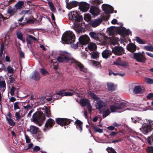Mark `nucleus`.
I'll use <instances>...</instances> for the list:
<instances>
[{
	"label": "nucleus",
	"mask_w": 153,
	"mask_h": 153,
	"mask_svg": "<svg viewBox=\"0 0 153 153\" xmlns=\"http://www.w3.org/2000/svg\"><path fill=\"white\" fill-rule=\"evenodd\" d=\"M88 94L94 100L95 106L96 109H98L99 111L102 114L103 118L108 116L110 113V111L108 108L106 109L103 110L102 108L106 106V103L101 100L100 99L94 94L89 92Z\"/></svg>",
	"instance_id": "obj_1"
},
{
	"label": "nucleus",
	"mask_w": 153,
	"mask_h": 153,
	"mask_svg": "<svg viewBox=\"0 0 153 153\" xmlns=\"http://www.w3.org/2000/svg\"><path fill=\"white\" fill-rule=\"evenodd\" d=\"M117 101L115 102L114 101L113 103H114V105H110V109L112 112H116L117 110H121V111L118 112H121L125 110L123 109L125 107H126V105L127 104V103L125 102H122L118 103H117ZM137 109L134 106L129 109L128 108H127V109H126V110H136Z\"/></svg>",
	"instance_id": "obj_2"
},
{
	"label": "nucleus",
	"mask_w": 153,
	"mask_h": 153,
	"mask_svg": "<svg viewBox=\"0 0 153 153\" xmlns=\"http://www.w3.org/2000/svg\"><path fill=\"white\" fill-rule=\"evenodd\" d=\"M75 36L73 32L71 31L65 32L62 38V43L71 44L75 41Z\"/></svg>",
	"instance_id": "obj_3"
},
{
	"label": "nucleus",
	"mask_w": 153,
	"mask_h": 153,
	"mask_svg": "<svg viewBox=\"0 0 153 153\" xmlns=\"http://www.w3.org/2000/svg\"><path fill=\"white\" fill-rule=\"evenodd\" d=\"M59 56L57 58V61L60 62H68L71 63L70 60L73 57H70V54L66 51H61L58 53Z\"/></svg>",
	"instance_id": "obj_4"
},
{
	"label": "nucleus",
	"mask_w": 153,
	"mask_h": 153,
	"mask_svg": "<svg viewBox=\"0 0 153 153\" xmlns=\"http://www.w3.org/2000/svg\"><path fill=\"white\" fill-rule=\"evenodd\" d=\"M131 57L138 62L144 63L146 60L145 56L143 55L140 52L133 53Z\"/></svg>",
	"instance_id": "obj_5"
},
{
	"label": "nucleus",
	"mask_w": 153,
	"mask_h": 153,
	"mask_svg": "<svg viewBox=\"0 0 153 153\" xmlns=\"http://www.w3.org/2000/svg\"><path fill=\"white\" fill-rule=\"evenodd\" d=\"M70 61L71 63L74 64L76 68L78 69L80 71L84 72H85L87 71V69L85 68L83 65L79 62L76 60L74 58L70 59Z\"/></svg>",
	"instance_id": "obj_6"
},
{
	"label": "nucleus",
	"mask_w": 153,
	"mask_h": 153,
	"mask_svg": "<svg viewBox=\"0 0 153 153\" xmlns=\"http://www.w3.org/2000/svg\"><path fill=\"white\" fill-rule=\"evenodd\" d=\"M33 121L36 123H41L44 119L43 113L39 112H36L32 116Z\"/></svg>",
	"instance_id": "obj_7"
},
{
	"label": "nucleus",
	"mask_w": 153,
	"mask_h": 153,
	"mask_svg": "<svg viewBox=\"0 0 153 153\" xmlns=\"http://www.w3.org/2000/svg\"><path fill=\"white\" fill-rule=\"evenodd\" d=\"M149 124L145 123L144 125H143V127L140 129L141 131H142L144 134H147L152 129V123H153V121L149 120Z\"/></svg>",
	"instance_id": "obj_8"
},
{
	"label": "nucleus",
	"mask_w": 153,
	"mask_h": 153,
	"mask_svg": "<svg viewBox=\"0 0 153 153\" xmlns=\"http://www.w3.org/2000/svg\"><path fill=\"white\" fill-rule=\"evenodd\" d=\"M68 16L69 19L74 23L75 22L79 21L81 20V17L76 11L71 12L69 13Z\"/></svg>",
	"instance_id": "obj_9"
},
{
	"label": "nucleus",
	"mask_w": 153,
	"mask_h": 153,
	"mask_svg": "<svg viewBox=\"0 0 153 153\" xmlns=\"http://www.w3.org/2000/svg\"><path fill=\"white\" fill-rule=\"evenodd\" d=\"M54 120L51 119H49L46 122L45 127L43 128V131L45 132L51 128L55 124Z\"/></svg>",
	"instance_id": "obj_10"
},
{
	"label": "nucleus",
	"mask_w": 153,
	"mask_h": 153,
	"mask_svg": "<svg viewBox=\"0 0 153 153\" xmlns=\"http://www.w3.org/2000/svg\"><path fill=\"white\" fill-rule=\"evenodd\" d=\"M74 94V91L73 90H70V91L65 92L64 91H61L59 92L58 93L55 94V95H56V99H58L59 98V97H59V96H71ZM54 99H56L54 97Z\"/></svg>",
	"instance_id": "obj_11"
},
{
	"label": "nucleus",
	"mask_w": 153,
	"mask_h": 153,
	"mask_svg": "<svg viewBox=\"0 0 153 153\" xmlns=\"http://www.w3.org/2000/svg\"><path fill=\"white\" fill-rule=\"evenodd\" d=\"M56 121L58 124L63 126L70 123L71 120L66 118H58L56 119Z\"/></svg>",
	"instance_id": "obj_12"
},
{
	"label": "nucleus",
	"mask_w": 153,
	"mask_h": 153,
	"mask_svg": "<svg viewBox=\"0 0 153 153\" xmlns=\"http://www.w3.org/2000/svg\"><path fill=\"white\" fill-rule=\"evenodd\" d=\"M112 51L116 55H121L124 53V50L121 47L115 46L112 49Z\"/></svg>",
	"instance_id": "obj_13"
},
{
	"label": "nucleus",
	"mask_w": 153,
	"mask_h": 153,
	"mask_svg": "<svg viewBox=\"0 0 153 153\" xmlns=\"http://www.w3.org/2000/svg\"><path fill=\"white\" fill-rule=\"evenodd\" d=\"M103 10L106 13H112L113 8L111 6L106 4H104L102 5Z\"/></svg>",
	"instance_id": "obj_14"
},
{
	"label": "nucleus",
	"mask_w": 153,
	"mask_h": 153,
	"mask_svg": "<svg viewBox=\"0 0 153 153\" xmlns=\"http://www.w3.org/2000/svg\"><path fill=\"white\" fill-rule=\"evenodd\" d=\"M20 111V110H19L18 111L16 112L15 113V115L16 117L15 121L16 123L18 125L22 124L23 123V119L19 114Z\"/></svg>",
	"instance_id": "obj_15"
},
{
	"label": "nucleus",
	"mask_w": 153,
	"mask_h": 153,
	"mask_svg": "<svg viewBox=\"0 0 153 153\" xmlns=\"http://www.w3.org/2000/svg\"><path fill=\"white\" fill-rule=\"evenodd\" d=\"M79 7L80 10L83 12L87 11L89 7V4L85 2H82L80 3Z\"/></svg>",
	"instance_id": "obj_16"
},
{
	"label": "nucleus",
	"mask_w": 153,
	"mask_h": 153,
	"mask_svg": "<svg viewBox=\"0 0 153 153\" xmlns=\"http://www.w3.org/2000/svg\"><path fill=\"white\" fill-rule=\"evenodd\" d=\"M79 42L83 45L87 44L90 41L89 37L87 35H84L80 36L79 38Z\"/></svg>",
	"instance_id": "obj_17"
},
{
	"label": "nucleus",
	"mask_w": 153,
	"mask_h": 153,
	"mask_svg": "<svg viewBox=\"0 0 153 153\" xmlns=\"http://www.w3.org/2000/svg\"><path fill=\"white\" fill-rule=\"evenodd\" d=\"M102 21V18H98L94 19L91 22V25L93 27H95L99 26Z\"/></svg>",
	"instance_id": "obj_18"
},
{
	"label": "nucleus",
	"mask_w": 153,
	"mask_h": 153,
	"mask_svg": "<svg viewBox=\"0 0 153 153\" xmlns=\"http://www.w3.org/2000/svg\"><path fill=\"white\" fill-rule=\"evenodd\" d=\"M90 13L91 14L94 16H97L100 12L99 8L97 7H91L90 10Z\"/></svg>",
	"instance_id": "obj_19"
},
{
	"label": "nucleus",
	"mask_w": 153,
	"mask_h": 153,
	"mask_svg": "<svg viewBox=\"0 0 153 153\" xmlns=\"http://www.w3.org/2000/svg\"><path fill=\"white\" fill-rule=\"evenodd\" d=\"M127 49L131 52H134L136 50L137 47L133 43H130L128 45Z\"/></svg>",
	"instance_id": "obj_20"
},
{
	"label": "nucleus",
	"mask_w": 153,
	"mask_h": 153,
	"mask_svg": "<svg viewBox=\"0 0 153 153\" xmlns=\"http://www.w3.org/2000/svg\"><path fill=\"white\" fill-rule=\"evenodd\" d=\"M26 40L27 44H31L33 41H37L38 39L31 35H28L27 36Z\"/></svg>",
	"instance_id": "obj_21"
},
{
	"label": "nucleus",
	"mask_w": 153,
	"mask_h": 153,
	"mask_svg": "<svg viewBox=\"0 0 153 153\" xmlns=\"http://www.w3.org/2000/svg\"><path fill=\"white\" fill-rule=\"evenodd\" d=\"M2 67L3 68V70L4 71H7V73L8 74H13L14 73V69L10 66L9 65L8 66L6 69L5 68L4 64H2Z\"/></svg>",
	"instance_id": "obj_22"
},
{
	"label": "nucleus",
	"mask_w": 153,
	"mask_h": 153,
	"mask_svg": "<svg viewBox=\"0 0 153 153\" xmlns=\"http://www.w3.org/2000/svg\"><path fill=\"white\" fill-rule=\"evenodd\" d=\"M89 35L92 38L96 40L99 41H100L98 33L94 32H91L89 33Z\"/></svg>",
	"instance_id": "obj_23"
},
{
	"label": "nucleus",
	"mask_w": 153,
	"mask_h": 153,
	"mask_svg": "<svg viewBox=\"0 0 153 153\" xmlns=\"http://www.w3.org/2000/svg\"><path fill=\"white\" fill-rule=\"evenodd\" d=\"M111 54V51L108 50H104L102 53V57L105 59L107 58Z\"/></svg>",
	"instance_id": "obj_24"
},
{
	"label": "nucleus",
	"mask_w": 153,
	"mask_h": 153,
	"mask_svg": "<svg viewBox=\"0 0 153 153\" xmlns=\"http://www.w3.org/2000/svg\"><path fill=\"white\" fill-rule=\"evenodd\" d=\"M119 33L123 35H128L130 34L131 31L129 30H127L126 28L123 27L119 31Z\"/></svg>",
	"instance_id": "obj_25"
},
{
	"label": "nucleus",
	"mask_w": 153,
	"mask_h": 153,
	"mask_svg": "<svg viewBox=\"0 0 153 153\" xmlns=\"http://www.w3.org/2000/svg\"><path fill=\"white\" fill-rule=\"evenodd\" d=\"M24 2L23 1H18L14 5V7L17 10L21 9L23 7Z\"/></svg>",
	"instance_id": "obj_26"
},
{
	"label": "nucleus",
	"mask_w": 153,
	"mask_h": 153,
	"mask_svg": "<svg viewBox=\"0 0 153 153\" xmlns=\"http://www.w3.org/2000/svg\"><path fill=\"white\" fill-rule=\"evenodd\" d=\"M118 39L117 37L113 36L110 38L109 42L111 45H114L117 44L118 43Z\"/></svg>",
	"instance_id": "obj_27"
},
{
	"label": "nucleus",
	"mask_w": 153,
	"mask_h": 153,
	"mask_svg": "<svg viewBox=\"0 0 153 153\" xmlns=\"http://www.w3.org/2000/svg\"><path fill=\"white\" fill-rule=\"evenodd\" d=\"M40 75L39 73L37 71H35L31 76V79L35 80H38L40 78Z\"/></svg>",
	"instance_id": "obj_28"
},
{
	"label": "nucleus",
	"mask_w": 153,
	"mask_h": 153,
	"mask_svg": "<svg viewBox=\"0 0 153 153\" xmlns=\"http://www.w3.org/2000/svg\"><path fill=\"white\" fill-rule=\"evenodd\" d=\"M43 110H44L45 113V115L48 117L51 116V113L50 111V107H45L41 108Z\"/></svg>",
	"instance_id": "obj_29"
},
{
	"label": "nucleus",
	"mask_w": 153,
	"mask_h": 153,
	"mask_svg": "<svg viewBox=\"0 0 153 153\" xmlns=\"http://www.w3.org/2000/svg\"><path fill=\"white\" fill-rule=\"evenodd\" d=\"M6 84L4 79L1 80L0 79V90L2 92H4L6 89Z\"/></svg>",
	"instance_id": "obj_30"
},
{
	"label": "nucleus",
	"mask_w": 153,
	"mask_h": 153,
	"mask_svg": "<svg viewBox=\"0 0 153 153\" xmlns=\"http://www.w3.org/2000/svg\"><path fill=\"white\" fill-rule=\"evenodd\" d=\"M75 124L76 128L79 130L80 132H81L82 131V123L81 121L79 120H77L75 121Z\"/></svg>",
	"instance_id": "obj_31"
},
{
	"label": "nucleus",
	"mask_w": 153,
	"mask_h": 153,
	"mask_svg": "<svg viewBox=\"0 0 153 153\" xmlns=\"http://www.w3.org/2000/svg\"><path fill=\"white\" fill-rule=\"evenodd\" d=\"M17 12V10L16 8H13L11 7H9L7 11V13L11 15H13L14 13Z\"/></svg>",
	"instance_id": "obj_32"
},
{
	"label": "nucleus",
	"mask_w": 153,
	"mask_h": 153,
	"mask_svg": "<svg viewBox=\"0 0 153 153\" xmlns=\"http://www.w3.org/2000/svg\"><path fill=\"white\" fill-rule=\"evenodd\" d=\"M80 104L82 107L85 106L90 102V101L88 99H81L80 100Z\"/></svg>",
	"instance_id": "obj_33"
},
{
	"label": "nucleus",
	"mask_w": 153,
	"mask_h": 153,
	"mask_svg": "<svg viewBox=\"0 0 153 153\" xmlns=\"http://www.w3.org/2000/svg\"><path fill=\"white\" fill-rule=\"evenodd\" d=\"M88 48L91 51H95L97 48V46L95 43H90L88 46Z\"/></svg>",
	"instance_id": "obj_34"
},
{
	"label": "nucleus",
	"mask_w": 153,
	"mask_h": 153,
	"mask_svg": "<svg viewBox=\"0 0 153 153\" xmlns=\"http://www.w3.org/2000/svg\"><path fill=\"white\" fill-rule=\"evenodd\" d=\"M142 91V88L141 86H136L134 87L133 92L135 94H139Z\"/></svg>",
	"instance_id": "obj_35"
},
{
	"label": "nucleus",
	"mask_w": 153,
	"mask_h": 153,
	"mask_svg": "<svg viewBox=\"0 0 153 153\" xmlns=\"http://www.w3.org/2000/svg\"><path fill=\"white\" fill-rule=\"evenodd\" d=\"M6 118L8 123L10 126H13L15 125V122L9 116V117H6Z\"/></svg>",
	"instance_id": "obj_36"
},
{
	"label": "nucleus",
	"mask_w": 153,
	"mask_h": 153,
	"mask_svg": "<svg viewBox=\"0 0 153 153\" xmlns=\"http://www.w3.org/2000/svg\"><path fill=\"white\" fill-rule=\"evenodd\" d=\"M131 120L132 122L136 123L137 122L140 123H143L144 122H143L140 118L137 117H131Z\"/></svg>",
	"instance_id": "obj_37"
},
{
	"label": "nucleus",
	"mask_w": 153,
	"mask_h": 153,
	"mask_svg": "<svg viewBox=\"0 0 153 153\" xmlns=\"http://www.w3.org/2000/svg\"><path fill=\"white\" fill-rule=\"evenodd\" d=\"M107 86L109 91H113L115 89V87L113 83L110 82L108 83H107Z\"/></svg>",
	"instance_id": "obj_38"
},
{
	"label": "nucleus",
	"mask_w": 153,
	"mask_h": 153,
	"mask_svg": "<svg viewBox=\"0 0 153 153\" xmlns=\"http://www.w3.org/2000/svg\"><path fill=\"white\" fill-rule=\"evenodd\" d=\"M37 129L34 126H31L29 128V131L30 132L33 134H36L37 131Z\"/></svg>",
	"instance_id": "obj_39"
},
{
	"label": "nucleus",
	"mask_w": 153,
	"mask_h": 153,
	"mask_svg": "<svg viewBox=\"0 0 153 153\" xmlns=\"http://www.w3.org/2000/svg\"><path fill=\"white\" fill-rule=\"evenodd\" d=\"M136 42L139 44H146V41H145L144 40H142L139 37H136Z\"/></svg>",
	"instance_id": "obj_40"
},
{
	"label": "nucleus",
	"mask_w": 153,
	"mask_h": 153,
	"mask_svg": "<svg viewBox=\"0 0 153 153\" xmlns=\"http://www.w3.org/2000/svg\"><path fill=\"white\" fill-rule=\"evenodd\" d=\"M99 57V53L97 52H94L91 54V58L96 59Z\"/></svg>",
	"instance_id": "obj_41"
},
{
	"label": "nucleus",
	"mask_w": 153,
	"mask_h": 153,
	"mask_svg": "<svg viewBox=\"0 0 153 153\" xmlns=\"http://www.w3.org/2000/svg\"><path fill=\"white\" fill-rule=\"evenodd\" d=\"M91 2L93 4L96 5L99 4L103 3L102 0H92Z\"/></svg>",
	"instance_id": "obj_42"
},
{
	"label": "nucleus",
	"mask_w": 153,
	"mask_h": 153,
	"mask_svg": "<svg viewBox=\"0 0 153 153\" xmlns=\"http://www.w3.org/2000/svg\"><path fill=\"white\" fill-rule=\"evenodd\" d=\"M91 16L89 14H86L84 16V19L87 22L90 20L91 19Z\"/></svg>",
	"instance_id": "obj_43"
},
{
	"label": "nucleus",
	"mask_w": 153,
	"mask_h": 153,
	"mask_svg": "<svg viewBox=\"0 0 153 153\" xmlns=\"http://www.w3.org/2000/svg\"><path fill=\"white\" fill-rule=\"evenodd\" d=\"M144 49L146 50L153 52V46H145L144 47Z\"/></svg>",
	"instance_id": "obj_44"
},
{
	"label": "nucleus",
	"mask_w": 153,
	"mask_h": 153,
	"mask_svg": "<svg viewBox=\"0 0 153 153\" xmlns=\"http://www.w3.org/2000/svg\"><path fill=\"white\" fill-rule=\"evenodd\" d=\"M93 129L95 132L101 133L103 132L102 130L99 127L96 126H94Z\"/></svg>",
	"instance_id": "obj_45"
},
{
	"label": "nucleus",
	"mask_w": 153,
	"mask_h": 153,
	"mask_svg": "<svg viewBox=\"0 0 153 153\" xmlns=\"http://www.w3.org/2000/svg\"><path fill=\"white\" fill-rule=\"evenodd\" d=\"M145 81L148 84H153V79H152L146 77L145 78Z\"/></svg>",
	"instance_id": "obj_46"
},
{
	"label": "nucleus",
	"mask_w": 153,
	"mask_h": 153,
	"mask_svg": "<svg viewBox=\"0 0 153 153\" xmlns=\"http://www.w3.org/2000/svg\"><path fill=\"white\" fill-rule=\"evenodd\" d=\"M106 150L108 153H117L115 150L111 147H108Z\"/></svg>",
	"instance_id": "obj_47"
},
{
	"label": "nucleus",
	"mask_w": 153,
	"mask_h": 153,
	"mask_svg": "<svg viewBox=\"0 0 153 153\" xmlns=\"http://www.w3.org/2000/svg\"><path fill=\"white\" fill-rule=\"evenodd\" d=\"M19 102H15L14 104V109L15 111L16 110L18 109L19 108Z\"/></svg>",
	"instance_id": "obj_48"
},
{
	"label": "nucleus",
	"mask_w": 153,
	"mask_h": 153,
	"mask_svg": "<svg viewBox=\"0 0 153 153\" xmlns=\"http://www.w3.org/2000/svg\"><path fill=\"white\" fill-rule=\"evenodd\" d=\"M92 63L97 68H99L100 66V63L98 62L93 60L92 61Z\"/></svg>",
	"instance_id": "obj_49"
},
{
	"label": "nucleus",
	"mask_w": 153,
	"mask_h": 153,
	"mask_svg": "<svg viewBox=\"0 0 153 153\" xmlns=\"http://www.w3.org/2000/svg\"><path fill=\"white\" fill-rule=\"evenodd\" d=\"M48 4L52 12H55V8L53 4L52 3L49 2Z\"/></svg>",
	"instance_id": "obj_50"
},
{
	"label": "nucleus",
	"mask_w": 153,
	"mask_h": 153,
	"mask_svg": "<svg viewBox=\"0 0 153 153\" xmlns=\"http://www.w3.org/2000/svg\"><path fill=\"white\" fill-rule=\"evenodd\" d=\"M16 35L17 38L19 39H22L23 37V35L21 32L20 31H18L16 32Z\"/></svg>",
	"instance_id": "obj_51"
},
{
	"label": "nucleus",
	"mask_w": 153,
	"mask_h": 153,
	"mask_svg": "<svg viewBox=\"0 0 153 153\" xmlns=\"http://www.w3.org/2000/svg\"><path fill=\"white\" fill-rule=\"evenodd\" d=\"M108 31L109 34L110 35H112L114 33L113 29L112 27H109L108 29Z\"/></svg>",
	"instance_id": "obj_52"
},
{
	"label": "nucleus",
	"mask_w": 153,
	"mask_h": 153,
	"mask_svg": "<svg viewBox=\"0 0 153 153\" xmlns=\"http://www.w3.org/2000/svg\"><path fill=\"white\" fill-rule=\"evenodd\" d=\"M120 65L123 67H126L128 66V64L125 61L121 62Z\"/></svg>",
	"instance_id": "obj_53"
},
{
	"label": "nucleus",
	"mask_w": 153,
	"mask_h": 153,
	"mask_svg": "<svg viewBox=\"0 0 153 153\" xmlns=\"http://www.w3.org/2000/svg\"><path fill=\"white\" fill-rule=\"evenodd\" d=\"M121 60L120 58H118L113 63L115 65H120L121 63Z\"/></svg>",
	"instance_id": "obj_54"
},
{
	"label": "nucleus",
	"mask_w": 153,
	"mask_h": 153,
	"mask_svg": "<svg viewBox=\"0 0 153 153\" xmlns=\"http://www.w3.org/2000/svg\"><path fill=\"white\" fill-rule=\"evenodd\" d=\"M70 2L71 4L72 7H74L77 6L78 4V2L75 1H73Z\"/></svg>",
	"instance_id": "obj_55"
},
{
	"label": "nucleus",
	"mask_w": 153,
	"mask_h": 153,
	"mask_svg": "<svg viewBox=\"0 0 153 153\" xmlns=\"http://www.w3.org/2000/svg\"><path fill=\"white\" fill-rule=\"evenodd\" d=\"M147 150L148 153H153V146L148 147Z\"/></svg>",
	"instance_id": "obj_56"
},
{
	"label": "nucleus",
	"mask_w": 153,
	"mask_h": 153,
	"mask_svg": "<svg viewBox=\"0 0 153 153\" xmlns=\"http://www.w3.org/2000/svg\"><path fill=\"white\" fill-rule=\"evenodd\" d=\"M87 105V107L88 108V111L90 113H91L92 111V107L91 106L90 103L89 102L88 104Z\"/></svg>",
	"instance_id": "obj_57"
},
{
	"label": "nucleus",
	"mask_w": 153,
	"mask_h": 153,
	"mask_svg": "<svg viewBox=\"0 0 153 153\" xmlns=\"http://www.w3.org/2000/svg\"><path fill=\"white\" fill-rule=\"evenodd\" d=\"M15 89V87L13 86L12 87L10 91V94L11 95H13L14 94Z\"/></svg>",
	"instance_id": "obj_58"
},
{
	"label": "nucleus",
	"mask_w": 153,
	"mask_h": 153,
	"mask_svg": "<svg viewBox=\"0 0 153 153\" xmlns=\"http://www.w3.org/2000/svg\"><path fill=\"white\" fill-rule=\"evenodd\" d=\"M40 72L43 75L46 74H48V72L43 68L41 69Z\"/></svg>",
	"instance_id": "obj_59"
},
{
	"label": "nucleus",
	"mask_w": 153,
	"mask_h": 153,
	"mask_svg": "<svg viewBox=\"0 0 153 153\" xmlns=\"http://www.w3.org/2000/svg\"><path fill=\"white\" fill-rule=\"evenodd\" d=\"M73 91H74V94H75V95L78 96H79V91L77 89H74Z\"/></svg>",
	"instance_id": "obj_60"
},
{
	"label": "nucleus",
	"mask_w": 153,
	"mask_h": 153,
	"mask_svg": "<svg viewBox=\"0 0 153 153\" xmlns=\"http://www.w3.org/2000/svg\"><path fill=\"white\" fill-rule=\"evenodd\" d=\"M66 7L68 9H71L72 8L74 7H72L71 4L70 2L69 3H67L66 5Z\"/></svg>",
	"instance_id": "obj_61"
},
{
	"label": "nucleus",
	"mask_w": 153,
	"mask_h": 153,
	"mask_svg": "<svg viewBox=\"0 0 153 153\" xmlns=\"http://www.w3.org/2000/svg\"><path fill=\"white\" fill-rule=\"evenodd\" d=\"M118 133V132H117L113 131L110 133L109 134V135L111 136L114 137L115 135L117 134Z\"/></svg>",
	"instance_id": "obj_62"
},
{
	"label": "nucleus",
	"mask_w": 153,
	"mask_h": 153,
	"mask_svg": "<svg viewBox=\"0 0 153 153\" xmlns=\"http://www.w3.org/2000/svg\"><path fill=\"white\" fill-rule=\"evenodd\" d=\"M34 111V110L33 109H32L30 110L28 113V114L27 115V117L28 118H30L31 117L32 113Z\"/></svg>",
	"instance_id": "obj_63"
},
{
	"label": "nucleus",
	"mask_w": 153,
	"mask_h": 153,
	"mask_svg": "<svg viewBox=\"0 0 153 153\" xmlns=\"http://www.w3.org/2000/svg\"><path fill=\"white\" fill-rule=\"evenodd\" d=\"M26 142L29 143L30 142V140L29 137L26 134L25 135Z\"/></svg>",
	"instance_id": "obj_64"
}]
</instances>
